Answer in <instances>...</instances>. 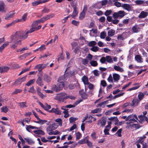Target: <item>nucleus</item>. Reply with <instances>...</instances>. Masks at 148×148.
I'll return each instance as SVG.
<instances>
[{"instance_id": "338daca9", "label": "nucleus", "mask_w": 148, "mask_h": 148, "mask_svg": "<svg viewBox=\"0 0 148 148\" xmlns=\"http://www.w3.org/2000/svg\"><path fill=\"white\" fill-rule=\"evenodd\" d=\"M108 80L109 82H110L111 83L113 82V79L112 75L111 74H110V75L109 77H108Z\"/></svg>"}, {"instance_id": "c85d7f7f", "label": "nucleus", "mask_w": 148, "mask_h": 148, "mask_svg": "<svg viewBox=\"0 0 148 148\" xmlns=\"http://www.w3.org/2000/svg\"><path fill=\"white\" fill-rule=\"evenodd\" d=\"M82 79L84 84H87L89 83L88 82V78L86 76H84L82 77Z\"/></svg>"}, {"instance_id": "864d4df0", "label": "nucleus", "mask_w": 148, "mask_h": 148, "mask_svg": "<svg viewBox=\"0 0 148 148\" xmlns=\"http://www.w3.org/2000/svg\"><path fill=\"white\" fill-rule=\"evenodd\" d=\"M55 121L58 123L59 125L60 126H62V119L60 118H58L55 120Z\"/></svg>"}, {"instance_id": "1a4fd4ad", "label": "nucleus", "mask_w": 148, "mask_h": 148, "mask_svg": "<svg viewBox=\"0 0 148 148\" xmlns=\"http://www.w3.org/2000/svg\"><path fill=\"white\" fill-rule=\"evenodd\" d=\"M42 74L40 75V76H38V78L36 80V83L39 86H43L44 84L42 80L41 77Z\"/></svg>"}, {"instance_id": "ddd939ff", "label": "nucleus", "mask_w": 148, "mask_h": 148, "mask_svg": "<svg viewBox=\"0 0 148 148\" xmlns=\"http://www.w3.org/2000/svg\"><path fill=\"white\" fill-rule=\"evenodd\" d=\"M148 15V12L144 11H142L138 16L139 18H143L146 17Z\"/></svg>"}, {"instance_id": "0eeeda50", "label": "nucleus", "mask_w": 148, "mask_h": 148, "mask_svg": "<svg viewBox=\"0 0 148 148\" xmlns=\"http://www.w3.org/2000/svg\"><path fill=\"white\" fill-rule=\"evenodd\" d=\"M26 76L24 77L18 79H17L14 82V84L16 85H18L23 82L25 81Z\"/></svg>"}, {"instance_id": "f03ea898", "label": "nucleus", "mask_w": 148, "mask_h": 148, "mask_svg": "<svg viewBox=\"0 0 148 148\" xmlns=\"http://www.w3.org/2000/svg\"><path fill=\"white\" fill-rule=\"evenodd\" d=\"M66 95V94L65 92H62L60 94H58L55 97L54 99L63 102L65 99L69 98V96H65Z\"/></svg>"}, {"instance_id": "f257e3e1", "label": "nucleus", "mask_w": 148, "mask_h": 148, "mask_svg": "<svg viewBox=\"0 0 148 148\" xmlns=\"http://www.w3.org/2000/svg\"><path fill=\"white\" fill-rule=\"evenodd\" d=\"M22 33L21 32H16L15 34L11 36L10 42L14 43L11 46V48L14 49L18 45L21 44L22 39H24Z\"/></svg>"}, {"instance_id": "39448f33", "label": "nucleus", "mask_w": 148, "mask_h": 148, "mask_svg": "<svg viewBox=\"0 0 148 148\" xmlns=\"http://www.w3.org/2000/svg\"><path fill=\"white\" fill-rule=\"evenodd\" d=\"M107 122V118L105 117H102L101 119L98 121L97 124L98 125L100 126V127H104Z\"/></svg>"}, {"instance_id": "4be33fe9", "label": "nucleus", "mask_w": 148, "mask_h": 148, "mask_svg": "<svg viewBox=\"0 0 148 148\" xmlns=\"http://www.w3.org/2000/svg\"><path fill=\"white\" fill-rule=\"evenodd\" d=\"M42 3H43L42 1L41 0H38L37 1L32 3V5L33 6H36Z\"/></svg>"}, {"instance_id": "9b49d317", "label": "nucleus", "mask_w": 148, "mask_h": 148, "mask_svg": "<svg viewBox=\"0 0 148 148\" xmlns=\"http://www.w3.org/2000/svg\"><path fill=\"white\" fill-rule=\"evenodd\" d=\"M140 28L138 27L137 25H135L132 28V31L134 33H138L140 31Z\"/></svg>"}, {"instance_id": "dca6fc26", "label": "nucleus", "mask_w": 148, "mask_h": 148, "mask_svg": "<svg viewBox=\"0 0 148 148\" xmlns=\"http://www.w3.org/2000/svg\"><path fill=\"white\" fill-rule=\"evenodd\" d=\"M133 115L129 116L125 119V121H133V122H136V120L134 119V117H133Z\"/></svg>"}, {"instance_id": "473e14b6", "label": "nucleus", "mask_w": 148, "mask_h": 148, "mask_svg": "<svg viewBox=\"0 0 148 148\" xmlns=\"http://www.w3.org/2000/svg\"><path fill=\"white\" fill-rule=\"evenodd\" d=\"M114 69L115 70L120 72H122L124 71L123 69L122 68L119 66H114Z\"/></svg>"}, {"instance_id": "c756f323", "label": "nucleus", "mask_w": 148, "mask_h": 148, "mask_svg": "<svg viewBox=\"0 0 148 148\" xmlns=\"http://www.w3.org/2000/svg\"><path fill=\"white\" fill-rule=\"evenodd\" d=\"M115 31L113 29H111L108 31V36H112L114 34Z\"/></svg>"}, {"instance_id": "f3484780", "label": "nucleus", "mask_w": 148, "mask_h": 148, "mask_svg": "<svg viewBox=\"0 0 148 148\" xmlns=\"http://www.w3.org/2000/svg\"><path fill=\"white\" fill-rule=\"evenodd\" d=\"M24 139L27 142V143L30 145L34 144L35 143V142L31 138H25Z\"/></svg>"}, {"instance_id": "3c124183", "label": "nucleus", "mask_w": 148, "mask_h": 148, "mask_svg": "<svg viewBox=\"0 0 148 148\" xmlns=\"http://www.w3.org/2000/svg\"><path fill=\"white\" fill-rule=\"evenodd\" d=\"M124 93V92H123V93H121L119 94L118 95H115L112 98H111V99L112 100L114 99H115L116 98H117V97H120L121 96H123V95Z\"/></svg>"}, {"instance_id": "5fc2aeb1", "label": "nucleus", "mask_w": 148, "mask_h": 148, "mask_svg": "<svg viewBox=\"0 0 148 148\" xmlns=\"http://www.w3.org/2000/svg\"><path fill=\"white\" fill-rule=\"evenodd\" d=\"M82 64L84 65H85L88 63V61L86 58H82Z\"/></svg>"}, {"instance_id": "6ab92c4d", "label": "nucleus", "mask_w": 148, "mask_h": 148, "mask_svg": "<svg viewBox=\"0 0 148 148\" xmlns=\"http://www.w3.org/2000/svg\"><path fill=\"white\" fill-rule=\"evenodd\" d=\"M37 120H38V121H34V122L36 123H38L41 125L43 124L44 123H45L47 122V121L45 120H42L40 119V118H39V119H38Z\"/></svg>"}, {"instance_id": "f704fd0d", "label": "nucleus", "mask_w": 148, "mask_h": 148, "mask_svg": "<svg viewBox=\"0 0 148 148\" xmlns=\"http://www.w3.org/2000/svg\"><path fill=\"white\" fill-rule=\"evenodd\" d=\"M45 45H42L38 49H36V50H34V52H35L36 51H37L38 50L40 51H42L46 49L45 47Z\"/></svg>"}, {"instance_id": "cd10ccee", "label": "nucleus", "mask_w": 148, "mask_h": 148, "mask_svg": "<svg viewBox=\"0 0 148 148\" xmlns=\"http://www.w3.org/2000/svg\"><path fill=\"white\" fill-rule=\"evenodd\" d=\"M145 138L146 136H145L141 137L140 138L139 140L136 142V143H140L141 144H142V143L143 142L144 139Z\"/></svg>"}, {"instance_id": "4c0bfd02", "label": "nucleus", "mask_w": 148, "mask_h": 148, "mask_svg": "<svg viewBox=\"0 0 148 148\" xmlns=\"http://www.w3.org/2000/svg\"><path fill=\"white\" fill-rule=\"evenodd\" d=\"M26 102H22L18 103L19 105L21 108H23L27 107V106L26 105Z\"/></svg>"}, {"instance_id": "4d7b16f0", "label": "nucleus", "mask_w": 148, "mask_h": 148, "mask_svg": "<svg viewBox=\"0 0 148 148\" xmlns=\"http://www.w3.org/2000/svg\"><path fill=\"white\" fill-rule=\"evenodd\" d=\"M77 119V118L74 117H71L69 119V120L70 121V123H73L74 121H75Z\"/></svg>"}, {"instance_id": "37998d69", "label": "nucleus", "mask_w": 148, "mask_h": 148, "mask_svg": "<svg viewBox=\"0 0 148 148\" xmlns=\"http://www.w3.org/2000/svg\"><path fill=\"white\" fill-rule=\"evenodd\" d=\"M35 82V79H31L26 84V85L29 86L33 84Z\"/></svg>"}, {"instance_id": "bf43d9fd", "label": "nucleus", "mask_w": 148, "mask_h": 148, "mask_svg": "<svg viewBox=\"0 0 148 148\" xmlns=\"http://www.w3.org/2000/svg\"><path fill=\"white\" fill-rule=\"evenodd\" d=\"M68 74L69 77H71L75 75V72L74 71H70L69 73H68Z\"/></svg>"}, {"instance_id": "79ce46f5", "label": "nucleus", "mask_w": 148, "mask_h": 148, "mask_svg": "<svg viewBox=\"0 0 148 148\" xmlns=\"http://www.w3.org/2000/svg\"><path fill=\"white\" fill-rule=\"evenodd\" d=\"M68 109L65 110V111H64L63 113L64 114V117L65 118H67L69 116V112L68 111Z\"/></svg>"}, {"instance_id": "a18cd8bd", "label": "nucleus", "mask_w": 148, "mask_h": 148, "mask_svg": "<svg viewBox=\"0 0 148 148\" xmlns=\"http://www.w3.org/2000/svg\"><path fill=\"white\" fill-rule=\"evenodd\" d=\"M17 22H18V21H14L11 23H10L8 24V25H6L5 27L6 28H8L9 27H10L12 25H14V24H15Z\"/></svg>"}, {"instance_id": "a211bd4d", "label": "nucleus", "mask_w": 148, "mask_h": 148, "mask_svg": "<svg viewBox=\"0 0 148 148\" xmlns=\"http://www.w3.org/2000/svg\"><path fill=\"white\" fill-rule=\"evenodd\" d=\"M66 75V74H64L63 76H62L59 77L58 80V82H59V84L64 83L63 82L65 80V76Z\"/></svg>"}, {"instance_id": "de8ad7c7", "label": "nucleus", "mask_w": 148, "mask_h": 148, "mask_svg": "<svg viewBox=\"0 0 148 148\" xmlns=\"http://www.w3.org/2000/svg\"><path fill=\"white\" fill-rule=\"evenodd\" d=\"M85 13L82 12L80 14L79 17V19L80 20H82L85 17Z\"/></svg>"}, {"instance_id": "412c9836", "label": "nucleus", "mask_w": 148, "mask_h": 148, "mask_svg": "<svg viewBox=\"0 0 148 148\" xmlns=\"http://www.w3.org/2000/svg\"><path fill=\"white\" fill-rule=\"evenodd\" d=\"M140 101L138 99H134L132 102V103L130 105L132 106H136L138 104Z\"/></svg>"}, {"instance_id": "2eb2a0df", "label": "nucleus", "mask_w": 148, "mask_h": 148, "mask_svg": "<svg viewBox=\"0 0 148 148\" xmlns=\"http://www.w3.org/2000/svg\"><path fill=\"white\" fill-rule=\"evenodd\" d=\"M88 136H87L84 138L83 139L79 140L78 143L79 144H82L86 143L87 141H88Z\"/></svg>"}, {"instance_id": "49530a36", "label": "nucleus", "mask_w": 148, "mask_h": 148, "mask_svg": "<svg viewBox=\"0 0 148 148\" xmlns=\"http://www.w3.org/2000/svg\"><path fill=\"white\" fill-rule=\"evenodd\" d=\"M22 91V90L20 89H15L14 92H12V94H17L18 93H20Z\"/></svg>"}, {"instance_id": "72a5a7b5", "label": "nucleus", "mask_w": 148, "mask_h": 148, "mask_svg": "<svg viewBox=\"0 0 148 148\" xmlns=\"http://www.w3.org/2000/svg\"><path fill=\"white\" fill-rule=\"evenodd\" d=\"M35 69H38V71L41 73V75L42 73L41 72L42 71V64H39L35 66Z\"/></svg>"}, {"instance_id": "e433bc0d", "label": "nucleus", "mask_w": 148, "mask_h": 148, "mask_svg": "<svg viewBox=\"0 0 148 148\" xmlns=\"http://www.w3.org/2000/svg\"><path fill=\"white\" fill-rule=\"evenodd\" d=\"M60 132L57 130H56L55 131H52L51 132L48 133V134L49 135H56L59 134Z\"/></svg>"}, {"instance_id": "7c9ffc66", "label": "nucleus", "mask_w": 148, "mask_h": 148, "mask_svg": "<svg viewBox=\"0 0 148 148\" xmlns=\"http://www.w3.org/2000/svg\"><path fill=\"white\" fill-rule=\"evenodd\" d=\"M106 61L108 63H112L113 62L112 59L110 56H107L106 57Z\"/></svg>"}, {"instance_id": "6e6d98bb", "label": "nucleus", "mask_w": 148, "mask_h": 148, "mask_svg": "<svg viewBox=\"0 0 148 148\" xmlns=\"http://www.w3.org/2000/svg\"><path fill=\"white\" fill-rule=\"evenodd\" d=\"M1 111L2 112L6 113L8 111V108H7L6 106H4L1 108Z\"/></svg>"}, {"instance_id": "680f3d73", "label": "nucleus", "mask_w": 148, "mask_h": 148, "mask_svg": "<svg viewBox=\"0 0 148 148\" xmlns=\"http://www.w3.org/2000/svg\"><path fill=\"white\" fill-rule=\"evenodd\" d=\"M112 12L111 10H108L105 13V15L106 16H108L110 15Z\"/></svg>"}, {"instance_id": "7ed1b4c3", "label": "nucleus", "mask_w": 148, "mask_h": 148, "mask_svg": "<svg viewBox=\"0 0 148 148\" xmlns=\"http://www.w3.org/2000/svg\"><path fill=\"white\" fill-rule=\"evenodd\" d=\"M125 15V12L123 11L120 10L118 12H115L113 14L112 17L114 19L121 18Z\"/></svg>"}, {"instance_id": "69168bd1", "label": "nucleus", "mask_w": 148, "mask_h": 148, "mask_svg": "<svg viewBox=\"0 0 148 148\" xmlns=\"http://www.w3.org/2000/svg\"><path fill=\"white\" fill-rule=\"evenodd\" d=\"M109 120L110 121H117L118 119L117 117H113L110 118Z\"/></svg>"}, {"instance_id": "bb28decb", "label": "nucleus", "mask_w": 148, "mask_h": 148, "mask_svg": "<svg viewBox=\"0 0 148 148\" xmlns=\"http://www.w3.org/2000/svg\"><path fill=\"white\" fill-rule=\"evenodd\" d=\"M33 132L36 134H42V135L45 134L44 132L42 130H34Z\"/></svg>"}, {"instance_id": "2f4dec72", "label": "nucleus", "mask_w": 148, "mask_h": 148, "mask_svg": "<svg viewBox=\"0 0 148 148\" xmlns=\"http://www.w3.org/2000/svg\"><path fill=\"white\" fill-rule=\"evenodd\" d=\"M27 13H25L21 19H20L19 21H25L27 19Z\"/></svg>"}, {"instance_id": "13d9d810", "label": "nucleus", "mask_w": 148, "mask_h": 148, "mask_svg": "<svg viewBox=\"0 0 148 148\" xmlns=\"http://www.w3.org/2000/svg\"><path fill=\"white\" fill-rule=\"evenodd\" d=\"M106 36V33L105 32H101L100 34V37L102 39L104 38Z\"/></svg>"}, {"instance_id": "c9c22d12", "label": "nucleus", "mask_w": 148, "mask_h": 148, "mask_svg": "<svg viewBox=\"0 0 148 148\" xmlns=\"http://www.w3.org/2000/svg\"><path fill=\"white\" fill-rule=\"evenodd\" d=\"M101 109L100 108H96V109L92 110L91 112V113H96L101 112Z\"/></svg>"}, {"instance_id": "a19ab883", "label": "nucleus", "mask_w": 148, "mask_h": 148, "mask_svg": "<svg viewBox=\"0 0 148 148\" xmlns=\"http://www.w3.org/2000/svg\"><path fill=\"white\" fill-rule=\"evenodd\" d=\"M99 48L97 46H92L91 48H90V50L94 52H96L98 51Z\"/></svg>"}, {"instance_id": "58836bf2", "label": "nucleus", "mask_w": 148, "mask_h": 148, "mask_svg": "<svg viewBox=\"0 0 148 148\" xmlns=\"http://www.w3.org/2000/svg\"><path fill=\"white\" fill-rule=\"evenodd\" d=\"M90 64L93 66H96L98 65L97 62L95 60H91L90 62Z\"/></svg>"}, {"instance_id": "6e6552de", "label": "nucleus", "mask_w": 148, "mask_h": 148, "mask_svg": "<svg viewBox=\"0 0 148 148\" xmlns=\"http://www.w3.org/2000/svg\"><path fill=\"white\" fill-rule=\"evenodd\" d=\"M49 112L51 113H54L58 115H60L62 113V111L58 108H52L51 110H49Z\"/></svg>"}, {"instance_id": "e2e57ef3", "label": "nucleus", "mask_w": 148, "mask_h": 148, "mask_svg": "<svg viewBox=\"0 0 148 148\" xmlns=\"http://www.w3.org/2000/svg\"><path fill=\"white\" fill-rule=\"evenodd\" d=\"M122 130V129L121 128L119 130L116 132V134H117V135L119 137H121V134Z\"/></svg>"}, {"instance_id": "4468645a", "label": "nucleus", "mask_w": 148, "mask_h": 148, "mask_svg": "<svg viewBox=\"0 0 148 148\" xmlns=\"http://www.w3.org/2000/svg\"><path fill=\"white\" fill-rule=\"evenodd\" d=\"M9 67L7 66H0V73H4L7 72L9 69Z\"/></svg>"}, {"instance_id": "b1692460", "label": "nucleus", "mask_w": 148, "mask_h": 148, "mask_svg": "<svg viewBox=\"0 0 148 148\" xmlns=\"http://www.w3.org/2000/svg\"><path fill=\"white\" fill-rule=\"evenodd\" d=\"M43 80L47 82H49L51 81V78L47 75L45 74L44 76Z\"/></svg>"}, {"instance_id": "5701e85b", "label": "nucleus", "mask_w": 148, "mask_h": 148, "mask_svg": "<svg viewBox=\"0 0 148 148\" xmlns=\"http://www.w3.org/2000/svg\"><path fill=\"white\" fill-rule=\"evenodd\" d=\"M136 60L139 63H141L143 62V59L141 56L139 55H137L135 57Z\"/></svg>"}, {"instance_id": "09e8293b", "label": "nucleus", "mask_w": 148, "mask_h": 148, "mask_svg": "<svg viewBox=\"0 0 148 148\" xmlns=\"http://www.w3.org/2000/svg\"><path fill=\"white\" fill-rule=\"evenodd\" d=\"M145 94L142 92H140L138 95V97L140 101L143 98Z\"/></svg>"}, {"instance_id": "393cba45", "label": "nucleus", "mask_w": 148, "mask_h": 148, "mask_svg": "<svg viewBox=\"0 0 148 148\" xmlns=\"http://www.w3.org/2000/svg\"><path fill=\"white\" fill-rule=\"evenodd\" d=\"M113 78L114 81H118L120 79L119 75L117 73H114L113 75Z\"/></svg>"}, {"instance_id": "423d86ee", "label": "nucleus", "mask_w": 148, "mask_h": 148, "mask_svg": "<svg viewBox=\"0 0 148 148\" xmlns=\"http://www.w3.org/2000/svg\"><path fill=\"white\" fill-rule=\"evenodd\" d=\"M6 12L4 3L2 1H0V14L1 13L5 12Z\"/></svg>"}, {"instance_id": "20e7f679", "label": "nucleus", "mask_w": 148, "mask_h": 148, "mask_svg": "<svg viewBox=\"0 0 148 148\" xmlns=\"http://www.w3.org/2000/svg\"><path fill=\"white\" fill-rule=\"evenodd\" d=\"M36 31V28L33 27H31L30 29L28 31L25 33L23 31H18V32H21L22 33L23 38L24 39L26 38L28 36V34L29 33H32Z\"/></svg>"}, {"instance_id": "ea45409f", "label": "nucleus", "mask_w": 148, "mask_h": 148, "mask_svg": "<svg viewBox=\"0 0 148 148\" xmlns=\"http://www.w3.org/2000/svg\"><path fill=\"white\" fill-rule=\"evenodd\" d=\"M9 42H7L3 44L1 47H0V51L3 50L5 47H6L9 44Z\"/></svg>"}, {"instance_id": "8fccbe9b", "label": "nucleus", "mask_w": 148, "mask_h": 148, "mask_svg": "<svg viewBox=\"0 0 148 148\" xmlns=\"http://www.w3.org/2000/svg\"><path fill=\"white\" fill-rule=\"evenodd\" d=\"M50 9H48L46 7H45L43 9L42 11L41 12L43 13H47L49 12Z\"/></svg>"}, {"instance_id": "0e129e2a", "label": "nucleus", "mask_w": 148, "mask_h": 148, "mask_svg": "<svg viewBox=\"0 0 148 148\" xmlns=\"http://www.w3.org/2000/svg\"><path fill=\"white\" fill-rule=\"evenodd\" d=\"M135 2L138 5H140L143 4L144 1L142 0H137L135 1Z\"/></svg>"}, {"instance_id": "9d476101", "label": "nucleus", "mask_w": 148, "mask_h": 148, "mask_svg": "<svg viewBox=\"0 0 148 148\" xmlns=\"http://www.w3.org/2000/svg\"><path fill=\"white\" fill-rule=\"evenodd\" d=\"M14 12H11L7 14L5 18V19L6 20H9L14 16Z\"/></svg>"}, {"instance_id": "aec40b11", "label": "nucleus", "mask_w": 148, "mask_h": 148, "mask_svg": "<svg viewBox=\"0 0 148 148\" xmlns=\"http://www.w3.org/2000/svg\"><path fill=\"white\" fill-rule=\"evenodd\" d=\"M122 7L124 9L129 11L130 10L132 9L131 6L129 4H124L122 5Z\"/></svg>"}, {"instance_id": "f8f14e48", "label": "nucleus", "mask_w": 148, "mask_h": 148, "mask_svg": "<svg viewBox=\"0 0 148 148\" xmlns=\"http://www.w3.org/2000/svg\"><path fill=\"white\" fill-rule=\"evenodd\" d=\"M64 86V83L58 84L56 86V92H59L61 90Z\"/></svg>"}, {"instance_id": "052dcab7", "label": "nucleus", "mask_w": 148, "mask_h": 148, "mask_svg": "<svg viewBox=\"0 0 148 148\" xmlns=\"http://www.w3.org/2000/svg\"><path fill=\"white\" fill-rule=\"evenodd\" d=\"M75 136L76 137V139L78 140L82 136V135L80 132H78L76 134Z\"/></svg>"}, {"instance_id": "c03bdc74", "label": "nucleus", "mask_w": 148, "mask_h": 148, "mask_svg": "<svg viewBox=\"0 0 148 148\" xmlns=\"http://www.w3.org/2000/svg\"><path fill=\"white\" fill-rule=\"evenodd\" d=\"M96 42L94 41H91L89 42L88 44V45L90 47L94 46L96 45Z\"/></svg>"}, {"instance_id": "603ef678", "label": "nucleus", "mask_w": 148, "mask_h": 148, "mask_svg": "<svg viewBox=\"0 0 148 148\" xmlns=\"http://www.w3.org/2000/svg\"><path fill=\"white\" fill-rule=\"evenodd\" d=\"M110 129V128L106 127V128L104 130V133L105 135L110 134L108 132V131H109Z\"/></svg>"}, {"instance_id": "774afa93", "label": "nucleus", "mask_w": 148, "mask_h": 148, "mask_svg": "<svg viewBox=\"0 0 148 148\" xmlns=\"http://www.w3.org/2000/svg\"><path fill=\"white\" fill-rule=\"evenodd\" d=\"M106 61V59L105 57H102L100 59V62L102 64L104 63Z\"/></svg>"}, {"instance_id": "a878e982", "label": "nucleus", "mask_w": 148, "mask_h": 148, "mask_svg": "<svg viewBox=\"0 0 148 148\" xmlns=\"http://www.w3.org/2000/svg\"><path fill=\"white\" fill-rule=\"evenodd\" d=\"M73 12L71 16L72 18H74L75 17L77 14L78 12L77 10V8L75 6H73Z\"/></svg>"}]
</instances>
